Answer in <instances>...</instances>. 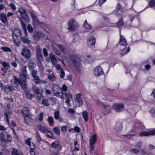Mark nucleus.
<instances>
[{"instance_id": "a19ab883", "label": "nucleus", "mask_w": 155, "mask_h": 155, "mask_svg": "<svg viewBox=\"0 0 155 155\" xmlns=\"http://www.w3.org/2000/svg\"><path fill=\"white\" fill-rule=\"evenodd\" d=\"M59 145V142L58 141L56 140L52 143L51 146L52 147L55 148L57 147Z\"/></svg>"}, {"instance_id": "4d7b16f0", "label": "nucleus", "mask_w": 155, "mask_h": 155, "mask_svg": "<svg viewBox=\"0 0 155 155\" xmlns=\"http://www.w3.org/2000/svg\"><path fill=\"white\" fill-rule=\"evenodd\" d=\"M23 78H21L20 79V84L21 83H26V78H28V77H25V76H23Z\"/></svg>"}, {"instance_id": "69168bd1", "label": "nucleus", "mask_w": 155, "mask_h": 155, "mask_svg": "<svg viewBox=\"0 0 155 155\" xmlns=\"http://www.w3.org/2000/svg\"><path fill=\"white\" fill-rule=\"evenodd\" d=\"M155 4V0H151L149 3V5L150 7L154 6Z\"/></svg>"}, {"instance_id": "aec40b11", "label": "nucleus", "mask_w": 155, "mask_h": 155, "mask_svg": "<svg viewBox=\"0 0 155 155\" xmlns=\"http://www.w3.org/2000/svg\"><path fill=\"white\" fill-rule=\"evenodd\" d=\"M29 13L31 15V16L33 19V22L36 24H39V21L37 18L36 16L33 13L31 12H29Z\"/></svg>"}, {"instance_id": "b1692460", "label": "nucleus", "mask_w": 155, "mask_h": 155, "mask_svg": "<svg viewBox=\"0 0 155 155\" xmlns=\"http://www.w3.org/2000/svg\"><path fill=\"white\" fill-rule=\"evenodd\" d=\"M13 78L14 80L13 84L15 87H17L18 85L20 84V79L15 76H14Z\"/></svg>"}, {"instance_id": "de8ad7c7", "label": "nucleus", "mask_w": 155, "mask_h": 155, "mask_svg": "<svg viewBox=\"0 0 155 155\" xmlns=\"http://www.w3.org/2000/svg\"><path fill=\"white\" fill-rule=\"evenodd\" d=\"M123 24H124L123 22V19L122 18H121L117 22V27L119 28L121 26L123 25Z\"/></svg>"}, {"instance_id": "a211bd4d", "label": "nucleus", "mask_w": 155, "mask_h": 155, "mask_svg": "<svg viewBox=\"0 0 155 155\" xmlns=\"http://www.w3.org/2000/svg\"><path fill=\"white\" fill-rule=\"evenodd\" d=\"M21 71L22 73V75L25 77H29L27 74L26 67L24 66H22L21 68Z\"/></svg>"}, {"instance_id": "6e6552de", "label": "nucleus", "mask_w": 155, "mask_h": 155, "mask_svg": "<svg viewBox=\"0 0 155 155\" xmlns=\"http://www.w3.org/2000/svg\"><path fill=\"white\" fill-rule=\"evenodd\" d=\"M19 12L20 14L21 17L26 21H28L29 20L28 15L27 13L26 10L23 7H21L19 9Z\"/></svg>"}, {"instance_id": "6ab92c4d", "label": "nucleus", "mask_w": 155, "mask_h": 155, "mask_svg": "<svg viewBox=\"0 0 155 155\" xmlns=\"http://www.w3.org/2000/svg\"><path fill=\"white\" fill-rule=\"evenodd\" d=\"M65 102L67 104L69 105L70 104V102L71 101V99L72 98L71 95L69 93H65Z\"/></svg>"}, {"instance_id": "052dcab7", "label": "nucleus", "mask_w": 155, "mask_h": 155, "mask_svg": "<svg viewBox=\"0 0 155 155\" xmlns=\"http://www.w3.org/2000/svg\"><path fill=\"white\" fill-rule=\"evenodd\" d=\"M27 29L29 32L31 33H32L33 32V28L31 25H28L27 26Z\"/></svg>"}, {"instance_id": "20e7f679", "label": "nucleus", "mask_w": 155, "mask_h": 155, "mask_svg": "<svg viewBox=\"0 0 155 155\" xmlns=\"http://www.w3.org/2000/svg\"><path fill=\"white\" fill-rule=\"evenodd\" d=\"M54 95L57 97L63 98L64 94L62 91L61 88L58 84H54L52 87Z\"/></svg>"}, {"instance_id": "dca6fc26", "label": "nucleus", "mask_w": 155, "mask_h": 155, "mask_svg": "<svg viewBox=\"0 0 155 155\" xmlns=\"http://www.w3.org/2000/svg\"><path fill=\"white\" fill-rule=\"evenodd\" d=\"M122 123L121 121H118L116 122L114 129L117 131H120L122 129Z\"/></svg>"}, {"instance_id": "2eb2a0df", "label": "nucleus", "mask_w": 155, "mask_h": 155, "mask_svg": "<svg viewBox=\"0 0 155 155\" xmlns=\"http://www.w3.org/2000/svg\"><path fill=\"white\" fill-rule=\"evenodd\" d=\"M96 41V39L94 37H91L88 40V44L89 46H91V48H94Z\"/></svg>"}, {"instance_id": "774afa93", "label": "nucleus", "mask_w": 155, "mask_h": 155, "mask_svg": "<svg viewBox=\"0 0 155 155\" xmlns=\"http://www.w3.org/2000/svg\"><path fill=\"white\" fill-rule=\"evenodd\" d=\"M68 112L71 114H73L74 113L75 111L73 108H69L68 109Z\"/></svg>"}, {"instance_id": "3c124183", "label": "nucleus", "mask_w": 155, "mask_h": 155, "mask_svg": "<svg viewBox=\"0 0 155 155\" xmlns=\"http://www.w3.org/2000/svg\"><path fill=\"white\" fill-rule=\"evenodd\" d=\"M36 137L37 138V142H38V143H40L41 141H42V139L40 137L39 133L38 132H37L36 133Z\"/></svg>"}, {"instance_id": "cd10ccee", "label": "nucleus", "mask_w": 155, "mask_h": 155, "mask_svg": "<svg viewBox=\"0 0 155 155\" xmlns=\"http://www.w3.org/2000/svg\"><path fill=\"white\" fill-rule=\"evenodd\" d=\"M23 117L24 118L25 122L27 124L32 121V119L29 117V115L24 116Z\"/></svg>"}, {"instance_id": "bb28decb", "label": "nucleus", "mask_w": 155, "mask_h": 155, "mask_svg": "<svg viewBox=\"0 0 155 155\" xmlns=\"http://www.w3.org/2000/svg\"><path fill=\"white\" fill-rule=\"evenodd\" d=\"M7 132H3L1 134V140L2 142H6V138L7 137Z\"/></svg>"}, {"instance_id": "09e8293b", "label": "nucleus", "mask_w": 155, "mask_h": 155, "mask_svg": "<svg viewBox=\"0 0 155 155\" xmlns=\"http://www.w3.org/2000/svg\"><path fill=\"white\" fill-rule=\"evenodd\" d=\"M130 151L134 154H137L139 152L140 150L136 148H133L130 149Z\"/></svg>"}, {"instance_id": "f8f14e48", "label": "nucleus", "mask_w": 155, "mask_h": 155, "mask_svg": "<svg viewBox=\"0 0 155 155\" xmlns=\"http://www.w3.org/2000/svg\"><path fill=\"white\" fill-rule=\"evenodd\" d=\"M154 135H155V130H153L147 132L143 131L140 132L139 134V135L140 136H146Z\"/></svg>"}, {"instance_id": "e433bc0d", "label": "nucleus", "mask_w": 155, "mask_h": 155, "mask_svg": "<svg viewBox=\"0 0 155 155\" xmlns=\"http://www.w3.org/2000/svg\"><path fill=\"white\" fill-rule=\"evenodd\" d=\"M20 22L22 26V27L24 30V32L25 34L26 35H27V31L26 28V25L24 22L23 21V20L21 18L20 19Z\"/></svg>"}, {"instance_id": "423d86ee", "label": "nucleus", "mask_w": 155, "mask_h": 155, "mask_svg": "<svg viewBox=\"0 0 155 155\" xmlns=\"http://www.w3.org/2000/svg\"><path fill=\"white\" fill-rule=\"evenodd\" d=\"M145 127L142 124V123L137 122L133 126L132 129L130 130V132H134L135 133L137 132L138 131L144 129Z\"/></svg>"}, {"instance_id": "c756f323", "label": "nucleus", "mask_w": 155, "mask_h": 155, "mask_svg": "<svg viewBox=\"0 0 155 155\" xmlns=\"http://www.w3.org/2000/svg\"><path fill=\"white\" fill-rule=\"evenodd\" d=\"M97 140L96 136L95 134L92 135L91 138L89 140V143L94 144Z\"/></svg>"}, {"instance_id": "72a5a7b5", "label": "nucleus", "mask_w": 155, "mask_h": 155, "mask_svg": "<svg viewBox=\"0 0 155 155\" xmlns=\"http://www.w3.org/2000/svg\"><path fill=\"white\" fill-rule=\"evenodd\" d=\"M21 39L22 41L23 42L25 43L29 44L31 42V40L24 37H21V38H20V39Z\"/></svg>"}, {"instance_id": "9b49d317", "label": "nucleus", "mask_w": 155, "mask_h": 155, "mask_svg": "<svg viewBox=\"0 0 155 155\" xmlns=\"http://www.w3.org/2000/svg\"><path fill=\"white\" fill-rule=\"evenodd\" d=\"M94 72L96 76H100L104 73L103 70L102 68L100 66L96 67L94 69Z\"/></svg>"}, {"instance_id": "7c9ffc66", "label": "nucleus", "mask_w": 155, "mask_h": 155, "mask_svg": "<svg viewBox=\"0 0 155 155\" xmlns=\"http://www.w3.org/2000/svg\"><path fill=\"white\" fill-rule=\"evenodd\" d=\"M38 128L44 133H46L48 131V130L45 127H44L41 125H38Z\"/></svg>"}, {"instance_id": "58836bf2", "label": "nucleus", "mask_w": 155, "mask_h": 155, "mask_svg": "<svg viewBox=\"0 0 155 155\" xmlns=\"http://www.w3.org/2000/svg\"><path fill=\"white\" fill-rule=\"evenodd\" d=\"M103 106V107L104 109L106 110L107 114L110 112V107L109 105L104 104V105Z\"/></svg>"}, {"instance_id": "ddd939ff", "label": "nucleus", "mask_w": 155, "mask_h": 155, "mask_svg": "<svg viewBox=\"0 0 155 155\" xmlns=\"http://www.w3.org/2000/svg\"><path fill=\"white\" fill-rule=\"evenodd\" d=\"M41 33L39 31H34L33 33V39L37 41L39 40L41 38Z\"/></svg>"}, {"instance_id": "393cba45", "label": "nucleus", "mask_w": 155, "mask_h": 155, "mask_svg": "<svg viewBox=\"0 0 155 155\" xmlns=\"http://www.w3.org/2000/svg\"><path fill=\"white\" fill-rule=\"evenodd\" d=\"M29 109L27 107H24L22 110L21 111V113L23 114V116L29 115Z\"/></svg>"}, {"instance_id": "f257e3e1", "label": "nucleus", "mask_w": 155, "mask_h": 155, "mask_svg": "<svg viewBox=\"0 0 155 155\" xmlns=\"http://www.w3.org/2000/svg\"><path fill=\"white\" fill-rule=\"evenodd\" d=\"M70 58L72 64L78 70L81 65L80 58L77 55L74 54L70 55Z\"/></svg>"}, {"instance_id": "4c0bfd02", "label": "nucleus", "mask_w": 155, "mask_h": 155, "mask_svg": "<svg viewBox=\"0 0 155 155\" xmlns=\"http://www.w3.org/2000/svg\"><path fill=\"white\" fill-rule=\"evenodd\" d=\"M33 90L35 93L37 94H41L40 91L39 89L36 86H34L33 87Z\"/></svg>"}, {"instance_id": "9d476101", "label": "nucleus", "mask_w": 155, "mask_h": 155, "mask_svg": "<svg viewBox=\"0 0 155 155\" xmlns=\"http://www.w3.org/2000/svg\"><path fill=\"white\" fill-rule=\"evenodd\" d=\"M112 108L117 112H119L122 110L124 108L123 104H115L113 106Z\"/></svg>"}, {"instance_id": "603ef678", "label": "nucleus", "mask_w": 155, "mask_h": 155, "mask_svg": "<svg viewBox=\"0 0 155 155\" xmlns=\"http://www.w3.org/2000/svg\"><path fill=\"white\" fill-rule=\"evenodd\" d=\"M1 49L5 52H11V50L9 48L6 47H2L1 48Z\"/></svg>"}, {"instance_id": "f03ea898", "label": "nucleus", "mask_w": 155, "mask_h": 155, "mask_svg": "<svg viewBox=\"0 0 155 155\" xmlns=\"http://www.w3.org/2000/svg\"><path fill=\"white\" fill-rule=\"evenodd\" d=\"M12 35L13 39L16 44V45H19L20 44V38L22 37L20 29L18 28H16L15 30Z\"/></svg>"}, {"instance_id": "bf43d9fd", "label": "nucleus", "mask_w": 155, "mask_h": 155, "mask_svg": "<svg viewBox=\"0 0 155 155\" xmlns=\"http://www.w3.org/2000/svg\"><path fill=\"white\" fill-rule=\"evenodd\" d=\"M95 103L100 106L102 107L104 105V103L98 100L95 101Z\"/></svg>"}, {"instance_id": "6e6d98bb", "label": "nucleus", "mask_w": 155, "mask_h": 155, "mask_svg": "<svg viewBox=\"0 0 155 155\" xmlns=\"http://www.w3.org/2000/svg\"><path fill=\"white\" fill-rule=\"evenodd\" d=\"M53 134L51 132H50L48 130V133L46 134V136L51 138H53L52 137L53 136Z\"/></svg>"}, {"instance_id": "2f4dec72", "label": "nucleus", "mask_w": 155, "mask_h": 155, "mask_svg": "<svg viewBox=\"0 0 155 155\" xmlns=\"http://www.w3.org/2000/svg\"><path fill=\"white\" fill-rule=\"evenodd\" d=\"M83 26L87 30H90L91 28V26L88 23L87 20H85L84 21Z\"/></svg>"}, {"instance_id": "c85d7f7f", "label": "nucleus", "mask_w": 155, "mask_h": 155, "mask_svg": "<svg viewBox=\"0 0 155 155\" xmlns=\"http://www.w3.org/2000/svg\"><path fill=\"white\" fill-rule=\"evenodd\" d=\"M0 63L2 64L5 70H8L10 68V66L8 63H6L5 62H2V61H0Z\"/></svg>"}, {"instance_id": "49530a36", "label": "nucleus", "mask_w": 155, "mask_h": 155, "mask_svg": "<svg viewBox=\"0 0 155 155\" xmlns=\"http://www.w3.org/2000/svg\"><path fill=\"white\" fill-rule=\"evenodd\" d=\"M35 66L36 64L34 63L30 62L28 64V67L29 69H34L35 67Z\"/></svg>"}, {"instance_id": "a878e982", "label": "nucleus", "mask_w": 155, "mask_h": 155, "mask_svg": "<svg viewBox=\"0 0 155 155\" xmlns=\"http://www.w3.org/2000/svg\"><path fill=\"white\" fill-rule=\"evenodd\" d=\"M81 96V94H76V100L80 105H82L83 104V102Z\"/></svg>"}, {"instance_id": "473e14b6", "label": "nucleus", "mask_w": 155, "mask_h": 155, "mask_svg": "<svg viewBox=\"0 0 155 155\" xmlns=\"http://www.w3.org/2000/svg\"><path fill=\"white\" fill-rule=\"evenodd\" d=\"M124 11L123 9H120L119 10H115L114 11V13L117 16L120 15Z\"/></svg>"}, {"instance_id": "4468645a", "label": "nucleus", "mask_w": 155, "mask_h": 155, "mask_svg": "<svg viewBox=\"0 0 155 155\" xmlns=\"http://www.w3.org/2000/svg\"><path fill=\"white\" fill-rule=\"evenodd\" d=\"M11 154L12 155H23L20 150L14 147L11 148Z\"/></svg>"}, {"instance_id": "ea45409f", "label": "nucleus", "mask_w": 155, "mask_h": 155, "mask_svg": "<svg viewBox=\"0 0 155 155\" xmlns=\"http://www.w3.org/2000/svg\"><path fill=\"white\" fill-rule=\"evenodd\" d=\"M48 78L49 80L52 82L54 81L56 78L55 76L52 74H49L48 76Z\"/></svg>"}, {"instance_id": "79ce46f5", "label": "nucleus", "mask_w": 155, "mask_h": 155, "mask_svg": "<svg viewBox=\"0 0 155 155\" xmlns=\"http://www.w3.org/2000/svg\"><path fill=\"white\" fill-rule=\"evenodd\" d=\"M12 138L11 135L9 134L8 133H7V137L6 138V142H11L12 141Z\"/></svg>"}, {"instance_id": "39448f33", "label": "nucleus", "mask_w": 155, "mask_h": 155, "mask_svg": "<svg viewBox=\"0 0 155 155\" xmlns=\"http://www.w3.org/2000/svg\"><path fill=\"white\" fill-rule=\"evenodd\" d=\"M38 71L36 70H33L31 73V76L33 78V81L36 84H39L41 83H46V81L45 80H42L40 79L38 76L37 75Z\"/></svg>"}, {"instance_id": "8fccbe9b", "label": "nucleus", "mask_w": 155, "mask_h": 155, "mask_svg": "<svg viewBox=\"0 0 155 155\" xmlns=\"http://www.w3.org/2000/svg\"><path fill=\"white\" fill-rule=\"evenodd\" d=\"M47 121L50 124H53L54 123V119L51 116H49L47 119Z\"/></svg>"}, {"instance_id": "a18cd8bd", "label": "nucleus", "mask_w": 155, "mask_h": 155, "mask_svg": "<svg viewBox=\"0 0 155 155\" xmlns=\"http://www.w3.org/2000/svg\"><path fill=\"white\" fill-rule=\"evenodd\" d=\"M60 113L58 111H56L54 113V117L55 120H58L59 119Z\"/></svg>"}, {"instance_id": "4be33fe9", "label": "nucleus", "mask_w": 155, "mask_h": 155, "mask_svg": "<svg viewBox=\"0 0 155 155\" xmlns=\"http://www.w3.org/2000/svg\"><path fill=\"white\" fill-rule=\"evenodd\" d=\"M50 57L53 65L54 66L57 61L56 58L53 54H50Z\"/></svg>"}, {"instance_id": "0e129e2a", "label": "nucleus", "mask_w": 155, "mask_h": 155, "mask_svg": "<svg viewBox=\"0 0 155 155\" xmlns=\"http://www.w3.org/2000/svg\"><path fill=\"white\" fill-rule=\"evenodd\" d=\"M60 73V77L61 78H64L65 75L64 71L62 68H61Z\"/></svg>"}, {"instance_id": "680f3d73", "label": "nucleus", "mask_w": 155, "mask_h": 155, "mask_svg": "<svg viewBox=\"0 0 155 155\" xmlns=\"http://www.w3.org/2000/svg\"><path fill=\"white\" fill-rule=\"evenodd\" d=\"M150 112L153 116H155V107H152L150 110Z\"/></svg>"}, {"instance_id": "c9c22d12", "label": "nucleus", "mask_w": 155, "mask_h": 155, "mask_svg": "<svg viewBox=\"0 0 155 155\" xmlns=\"http://www.w3.org/2000/svg\"><path fill=\"white\" fill-rule=\"evenodd\" d=\"M130 47L128 48H124L121 52V56H122L124 54H127V53L130 51Z\"/></svg>"}, {"instance_id": "37998d69", "label": "nucleus", "mask_w": 155, "mask_h": 155, "mask_svg": "<svg viewBox=\"0 0 155 155\" xmlns=\"http://www.w3.org/2000/svg\"><path fill=\"white\" fill-rule=\"evenodd\" d=\"M53 130L57 135H60V130L58 127H55L53 128Z\"/></svg>"}, {"instance_id": "f3484780", "label": "nucleus", "mask_w": 155, "mask_h": 155, "mask_svg": "<svg viewBox=\"0 0 155 155\" xmlns=\"http://www.w3.org/2000/svg\"><path fill=\"white\" fill-rule=\"evenodd\" d=\"M0 20L4 24L7 22V17L5 13L0 12Z\"/></svg>"}, {"instance_id": "1a4fd4ad", "label": "nucleus", "mask_w": 155, "mask_h": 155, "mask_svg": "<svg viewBox=\"0 0 155 155\" xmlns=\"http://www.w3.org/2000/svg\"><path fill=\"white\" fill-rule=\"evenodd\" d=\"M21 54L26 59H29L31 58L32 54L29 49L25 48L23 50Z\"/></svg>"}, {"instance_id": "13d9d810", "label": "nucleus", "mask_w": 155, "mask_h": 155, "mask_svg": "<svg viewBox=\"0 0 155 155\" xmlns=\"http://www.w3.org/2000/svg\"><path fill=\"white\" fill-rule=\"evenodd\" d=\"M25 94L27 97L30 99H31L34 96L32 94L29 93L28 92H26Z\"/></svg>"}, {"instance_id": "f704fd0d", "label": "nucleus", "mask_w": 155, "mask_h": 155, "mask_svg": "<svg viewBox=\"0 0 155 155\" xmlns=\"http://www.w3.org/2000/svg\"><path fill=\"white\" fill-rule=\"evenodd\" d=\"M82 115L84 120L87 121L88 118V113L86 111H83L82 112Z\"/></svg>"}, {"instance_id": "5701e85b", "label": "nucleus", "mask_w": 155, "mask_h": 155, "mask_svg": "<svg viewBox=\"0 0 155 155\" xmlns=\"http://www.w3.org/2000/svg\"><path fill=\"white\" fill-rule=\"evenodd\" d=\"M15 90L13 86H10L8 85H6L4 88V91L5 92H9L14 91Z\"/></svg>"}, {"instance_id": "7ed1b4c3", "label": "nucleus", "mask_w": 155, "mask_h": 155, "mask_svg": "<svg viewBox=\"0 0 155 155\" xmlns=\"http://www.w3.org/2000/svg\"><path fill=\"white\" fill-rule=\"evenodd\" d=\"M68 29L71 31H76L78 28L79 25L76 20L71 18L68 23Z\"/></svg>"}, {"instance_id": "5fc2aeb1", "label": "nucleus", "mask_w": 155, "mask_h": 155, "mask_svg": "<svg viewBox=\"0 0 155 155\" xmlns=\"http://www.w3.org/2000/svg\"><path fill=\"white\" fill-rule=\"evenodd\" d=\"M53 50L55 53L57 55H60V51L58 48H54Z\"/></svg>"}, {"instance_id": "0eeeda50", "label": "nucleus", "mask_w": 155, "mask_h": 155, "mask_svg": "<svg viewBox=\"0 0 155 155\" xmlns=\"http://www.w3.org/2000/svg\"><path fill=\"white\" fill-rule=\"evenodd\" d=\"M36 51V58L38 61V64H41V61L43 60L42 49L39 47H37Z\"/></svg>"}, {"instance_id": "e2e57ef3", "label": "nucleus", "mask_w": 155, "mask_h": 155, "mask_svg": "<svg viewBox=\"0 0 155 155\" xmlns=\"http://www.w3.org/2000/svg\"><path fill=\"white\" fill-rule=\"evenodd\" d=\"M28 146L29 147L30 150H31L34 149L35 148V146L34 144L32 142H31Z\"/></svg>"}, {"instance_id": "412c9836", "label": "nucleus", "mask_w": 155, "mask_h": 155, "mask_svg": "<svg viewBox=\"0 0 155 155\" xmlns=\"http://www.w3.org/2000/svg\"><path fill=\"white\" fill-rule=\"evenodd\" d=\"M119 43L120 45L122 46H125L127 45V43L126 41V39L124 36L121 35H120Z\"/></svg>"}, {"instance_id": "864d4df0", "label": "nucleus", "mask_w": 155, "mask_h": 155, "mask_svg": "<svg viewBox=\"0 0 155 155\" xmlns=\"http://www.w3.org/2000/svg\"><path fill=\"white\" fill-rule=\"evenodd\" d=\"M42 103L44 105L47 106H48L49 104L48 102V101L47 99H44L42 101Z\"/></svg>"}, {"instance_id": "c03bdc74", "label": "nucleus", "mask_w": 155, "mask_h": 155, "mask_svg": "<svg viewBox=\"0 0 155 155\" xmlns=\"http://www.w3.org/2000/svg\"><path fill=\"white\" fill-rule=\"evenodd\" d=\"M130 133H132V134H128L127 135H123V136L124 137H126L128 139H130L132 137L134 136L135 135L136 133L135 132H130Z\"/></svg>"}, {"instance_id": "338daca9", "label": "nucleus", "mask_w": 155, "mask_h": 155, "mask_svg": "<svg viewBox=\"0 0 155 155\" xmlns=\"http://www.w3.org/2000/svg\"><path fill=\"white\" fill-rule=\"evenodd\" d=\"M43 52L44 56L45 57H47L48 56V54L47 49L45 48H44L43 49Z\"/></svg>"}]
</instances>
